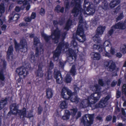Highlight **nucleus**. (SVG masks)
Returning <instances> with one entry per match:
<instances>
[{
    "label": "nucleus",
    "instance_id": "nucleus-7",
    "mask_svg": "<svg viewBox=\"0 0 126 126\" xmlns=\"http://www.w3.org/2000/svg\"><path fill=\"white\" fill-rule=\"evenodd\" d=\"M94 116V114H86L83 117L81 122L84 126H90L93 124Z\"/></svg>",
    "mask_w": 126,
    "mask_h": 126
},
{
    "label": "nucleus",
    "instance_id": "nucleus-63",
    "mask_svg": "<svg viewBox=\"0 0 126 126\" xmlns=\"http://www.w3.org/2000/svg\"><path fill=\"white\" fill-rule=\"evenodd\" d=\"M100 1V0H94V3L96 4L98 3Z\"/></svg>",
    "mask_w": 126,
    "mask_h": 126
},
{
    "label": "nucleus",
    "instance_id": "nucleus-8",
    "mask_svg": "<svg viewBox=\"0 0 126 126\" xmlns=\"http://www.w3.org/2000/svg\"><path fill=\"white\" fill-rule=\"evenodd\" d=\"M105 29V27L102 26H100L97 28L96 33L93 38L95 42L97 43H101V41L100 37L103 34Z\"/></svg>",
    "mask_w": 126,
    "mask_h": 126
},
{
    "label": "nucleus",
    "instance_id": "nucleus-28",
    "mask_svg": "<svg viewBox=\"0 0 126 126\" xmlns=\"http://www.w3.org/2000/svg\"><path fill=\"white\" fill-rule=\"evenodd\" d=\"M101 89L100 86L97 84L94 85V86L91 88V89L93 91L97 92L100 90Z\"/></svg>",
    "mask_w": 126,
    "mask_h": 126
},
{
    "label": "nucleus",
    "instance_id": "nucleus-31",
    "mask_svg": "<svg viewBox=\"0 0 126 126\" xmlns=\"http://www.w3.org/2000/svg\"><path fill=\"white\" fill-rule=\"evenodd\" d=\"M41 45L39 42V39L37 37H35L34 38V45L35 47L39 46Z\"/></svg>",
    "mask_w": 126,
    "mask_h": 126
},
{
    "label": "nucleus",
    "instance_id": "nucleus-24",
    "mask_svg": "<svg viewBox=\"0 0 126 126\" xmlns=\"http://www.w3.org/2000/svg\"><path fill=\"white\" fill-rule=\"evenodd\" d=\"M64 8L63 7H61L59 5H57L55 7V11L58 13L60 12L63 13L64 11Z\"/></svg>",
    "mask_w": 126,
    "mask_h": 126
},
{
    "label": "nucleus",
    "instance_id": "nucleus-13",
    "mask_svg": "<svg viewBox=\"0 0 126 126\" xmlns=\"http://www.w3.org/2000/svg\"><path fill=\"white\" fill-rule=\"evenodd\" d=\"M54 78L56 79L57 83L61 84L63 81V79L60 72L58 71H55L54 73Z\"/></svg>",
    "mask_w": 126,
    "mask_h": 126
},
{
    "label": "nucleus",
    "instance_id": "nucleus-44",
    "mask_svg": "<svg viewBox=\"0 0 126 126\" xmlns=\"http://www.w3.org/2000/svg\"><path fill=\"white\" fill-rule=\"evenodd\" d=\"M64 22V21L63 20H62L61 21H59V23H58L56 20H54L53 21V24L54 25H55L57 24H59L60 25H62L63 23Z\"/></svg>",
    "mask_w": 126,
    "mask_h": 126
},
{
    "label": "nucleus",
    "instance_id": "nucleus-60",
    "mask_svg": "<svg viewBox=\"0 0 126 126\" xmlns=\"http://www.w3.org/2000/svg\"><path fill=\"white\" fill-rule=\"evenodd\" d=\"M20 10V8L18 7H16L15 8V10L17 12H19Z\"/></svg>",
    "mask_w": 126,
    "mask_h": 126
},
{
    "label": "nucleus",
    "instance_id": "nucleus-2",
    "mask_svg": "<svg viewBox=\"0 0 126 126\" xmlns=\"http://www.w3.org/2000/svg\"><path fill=\"white\" fill-rule=\"evenodd\" d=\"M101 96L100 93H94L92 94L87 98L81 99L80 104L81 108H85L87 107H91L92 109L98 108H102L107 105V101L110 98L109 95L107 96L105 98H103L100 100L98 104H96L94 107V104L98 101Z\"/></svg>",
    "mask_w": 126,
    "mask_h": 126
},
{
    "label": "nucleus",
    "instance_id": "nucleus-36",
    "mask_svg": "<svg viewBox=\"0 0 126 126\" xmlns=\"http://www.w3.org/2000/svg\"><path fill=\"white\" fill-rule=\"evenodd\" d=\"M72 80V78L70 76L67 74L65 77V81L67 83L70 82Z\"/></svg>",
    "mask_w": 126,
    "mask_h": 126
},
{
    "label": "nucleus",
    "instance_id": "nucleus-40",
    "mask_svg": "<svg viewBox=\"0 0 126 126\" xmlns=\"http://www.w3.org/2000/svg\"><path fill=\"white\" fill-rule=\"evenodd\" d=\"M111 43L109 40L105 41L103 44V46L104 47L109 46H111Z\"/></svg>",
    "mask_w": 126,
    "mask_h": 126
},
{
    "label": "nucleus",
    "instance_id": "nucleus-17",
    "mask_svg": "<svg viewBox=\"0 0 126 126\" xmlns=\"http://www.w3.org/2000/svg\"><path fill=\"white\" fill-rule=\"evenodd\" d=\"M43 50L42 47H40L39 49L38 47H36V52L35 56L36 57H41L43 56Z\"/></svg>",
    "mask_w": 126,
    "mask_h": 126
},
{
    "label": "nucleus",
    "instance_id": "nucleus-47",
    "mask_svg": "<svg viewBox=\"0 0 126 126\" xmlns=\"http://www.w3.org/2000/svg\"><path fill=\"white\" fill-rule=\"evenodd\" d=\"M123 17V14H120L117 17V20H119L122 19Z\"/></svg>",
    "mask_w": 126,
    "mask_h": 126
},
{
    "label": "nucleus",
    "instance_id": "nucleus-18",
    "mask_svg": "<svg viewBox=\"0 0 126 126\" xmlns=\"http://www.w3.org/2000/svg\"><path fill=\"white\" fill-rule=\"evenodd\" d=\"M13 47L12 46H10L7 53V58L8 59L11 60L13 58Z\"/></svg>",
    "mask_w": 126,
    "mask_h": 126
},
{
    "label": "nucleus",
    "instance_id": "nucleus-9",
    "mask_svg": "<svg viewBox=\"0 0 126 126\" xmlns=\"http://www.w3.org/2000/svg\"><path fill=\"white\" fill-rule=\"evenodd\" d=\"M15 48L16 50L20 49L21 51L23 52L27 51V46L25 40L24 39L21 40L19 45L16 42H15Z\"/></svg>",
    "mask_w": 126,
    "mask_h": 126
},
{
    "label": "nucleus",
    "instance_id": "nucleus-26",
    "mask_svg": "<svg viewBox=\"0 0 126 126\" xmlns=\"http://www.w3.org/2000/svg\"><path fill=\"white\" fill-rule=\"evenodd\" d=\"M36 76L40 78L42 77L43 75V72L42 69L39 67L38 70L36 72Z\"/></svg>",
    "mask_w": 126,
    "mask_h": 126
},
{
    "label": "nucleus",
    "instance_id": "nucleus-32",
    "mask_svg": "<svg viewBox=\"0 0 126 126\" xmlns=\"http://www.w3.org/2000/svg\"><path fill=\"white\" fill-rule=\"evenodd\" d=\"M92 55L93 56V58L94 60H99L100 58V55L98 53H93Z\"/></svg>",
    "mask_w": 126,
    "mask_h": 126
},
{
    "label": "nucleus",
    "instance_id": "nucleus-38",
    "mask_svg": "<svg viewBox=\"0 0 126 126\" xmlns=\"http://www.w3.org/2000/svg\"><path fill=\"white\" fill-rule=\"evenodd\" d=\"M81 115V113L79 111H77L75 114V116H74L73 118L74 119H77L79 118L80 117Z\"/></svg>",
    "mask_w": 126,
    "mask_h": 126
},
{
    "label": "nucleus",
    "instance_id": "nucleus-33",
    "mask_svg": "<svg viewBox=\"0 0 126 126\" xmlns=\"http://www.w3.org/2000/svg\"><path fill=\"white\" fill-rule=\"evenodd\" d=\"M5 78L2 73L1 72H0V82L1 83L0 85L1 86H2L4 85L3 81L4 79Z\"/></svg>",
    "mask_w": 126,
    "mask_h": 126
},
{
    "label": "nucleus",
    "instance_id": "nucleus-35",
    "mask_svg": "<svg viewBox=\"0 0 126 126\" xmlns=\"http://www.w3.org/2000/svg\"><path fill=\"white\" fill-rule=\"evenodd\" d=\"M36 59L33 52H32L30 57V60L32 62H34L35 61Z\"/></svg>",
    "mask_w": 126,
    "mask_h": 126
},
{
    "label": "nucleus",
    "instance_id": "nucleus-52",
    "mask_svg": "<svg viewBox=\"0 0 126 126\" xmlns=\"http://www.w3.org/2000/svg\"><path fill=\"white\" fill-rule=\"evenodd\" d=\"M40 14L42 15H43L45 13L44 10L43 8H41L40 12Z\"/></svg>",
    "mask_w": 126,
    "mask_h": 126
},
{
    "label": "nucleus",
    "instance_id": "nucleus-4",
    "mask_svg": "<svg viewBox=\"0 0 126 126\" xmlns=\"http://www.w3.org/2000/svg\"><path fill=\"white\" fill-rule=\"evenodd\" d=\"M18 105L16 104H12L10 106L11 111L8 114V115L9 113L11 112L14 115L18 114L20 116L21 118L26 117L30 118L32 117L33 115L32 114V112L28 113L26 112V109L24 108L22 110H18Z\"/></svg>",
    "mask_w": 126,
    "mask_h": 126
},
{
    "label": "nucleus",
    "instance_id": "nucleus-62",
    "mask_svg": "<svg viewBox=\"0 0 126 126\" xmlns=\"http://www.w3.org/2000/svg\"><path fill=\"white\" fill-rule=\"evenodd\" d=\"M116 56L117 57L120 58L122 56V54L120 53H118L117 54Z\"/></svg>",
    "mask_w": 126,
    "mask_h": 126
},
{
    "label": "nucleus",
    "instance_id": "nucleus-5",
    "mask_svg": "<svg viewBox=\"0 0 126 126\" xmlns=\"http://www.w3.org/2000/svg\"><path fill=\"white\" fill-rule=\"evenodd\" d=\"M51 36H48L44 33L42 34V36L47 42L52 38L55 43H57L58 42L60 32L56 27L52 28L51 29Z\"/></svg>",
    "mask_w": 126,
    "mask_h": 126
},
{
    "label": "nucleus",
    "instance_id": "nucleus-53",
    "mask_svg": "<svg viewBox=\"0 0 126 126\" xmlns=\"http://www.w3.org/2000/svg\"><path fill=\"white\" fill-rule=\"evenodd\" d=\"M109 52L112 54H114L115 53L114 48L112 47L111 48V49Z\"/></svg>",
    "mask_w": 126,
    "mask_h": 126
},
{
    "label": "nucleus",
    "instance_id": "nucleus-43",
    "mask_svg": "<svg viewBox=\"0 0 126 126\" xmlns=\"http://www.w3.org/2000/svg\"><path fill=\"white\" fill-rule=\"evenodd\" d=\"M126 85L124 84L123 86L122 89V93L123 94H125V95H126Z\"/></svg>",
    "mask_w": 126,
    "mask_h": 126
},
{
    "label": "nucleus",
    "instance_id": "nucleus-12",
    "mask_svg": "<svg viewBox=\"0 0 126 126\" xmlns=\"http://www.w3.org/2000/svg\"><path fill=\"white\" fill-rule=\"evenodd\" d=\"M16 72L19 76H22L24 77H26L28 74V69L24 67L17 68Z\"/></svg>",
    "mask_w": 126,
    "mask_h": 126
},
{
    "label": "nucleus",
    "instance_id": "nucleus-23",
    "mask_svg": "<svg viewBox=\"0 0 126 126\" xmlns=\"http://www.w3.org/2000/svg\"><path fill=\"white\" fill-rule=\"evenodd\" d=\"M7 99L5 98L4 100L0 101V110L3 108L7 103Z\"/></svg>",
    "mask_w": 126,
    "mask_h": 126
},
{
    "label": "nucleus",
    "instance_id": "nucleus-11",
    "mask_svg": "<svg viewBox=\"0 0 126 126\" xmlns=\"http://www.w3.org/2000/svg\"><path fill=\"white\" fill-rule=\"evenodd\" d=\"M71 91L66 87H64L62 90L61 96L62 97L65 99H68L72 95Z\"/></svg>",
    "mask_w": 126,
    "mask_h": 126
},
{
    "label": "nucleus",
    "instance_id": "nucleus-21",
    "mask_svg": "<svg viewBox=\"0 0 126 126\" xmlns=\"http://www.w3.org/2000/svg\"><path fill=\"white\" fill-rule=\"evenodd\" d=\"M70 116L69 111L68 110H65V113L62 117V119L64 120H67L69 119Z\"/></svg>",
    "mask_w": 126,
    "mask_h": 126
},
{
    "label": "nucleus",
    "instance_id": "nucleus-45",
    "mask_svg": "<svg viewBox=\"0 0 126 126\" xmlns=\"http://www.w3.org/2000/svg\"><path fill=\"white\" fill-rule=\"evenodd\" d=\"M104 5H103L102 6V7L103 9L105 10H107L108 7V3L107 2L103 3Z\"/></svg>",
    "mask_w": 126,
    "mask_h": 126
},
{
    "label": "nucleus",
    "instance_id": "nucleus-14",
    "mask_svg": "<svg viewBox=\"0 0 126 126\" xmlns=\"http://www.w3.org/2000/svg\"><path fill=\"white\" fill-rule=\"evenodd\" d=\"M31 2V0H19L17 1V3L18 4H20L23 3L24 7H26V9L27 10L30 9V4Z\"/></svg>",
    "mask_w": 126,
    "mask_h": 126
},
{
    "label": "nucleus",
    "instance_id": "nucleus-20",
    "mask_svg": "<svg viewBox=\"0 0 126 126\" xmlns=\"http://www.w3.org/2000/svg\"><path fill=\"white\" fill-rule=\"evenodd\" d=\"M59 107L60 108L62 109H66L67 107V103L65 100L60 102Z\"/></svg>",
    "mask_w": 126,
    "mask_h": 126
},
{
    "label": "nucleus",
    "instance_id": "nucleus-61",
    "mask_svg": "<svg viewBox=\"0 0 126 126\" xmlns=\"http://www.w3.org/2000/svg\"><path fill=\"white\" fill-rule=\"evenodd\" d=\"M27 35H28L29 37L31 38H33L34 36V34L33 33L28 34Z\"/></svg>",
    "mask_w": 126,
    "mask_h": 126
},
{
    "label": "nucleus",
    "instance_id": "nucleus-64",
    "mask_svg": "<svg viewBox=\"0 0 126 126\" xmlns=\"http://www.w3.org/2000/svg\"><path fill=\"white\" fill-rule=\"evenodd\" d=\"M26 24L23 23H21L19 24V25L20 27L25 26H26Z\"/></svg>",
    "mask_w": 126,
    "mask_h": 126
},
{
    "label": "nucleus",
    "instance_id": "nucleus-54",
    "mask_svg": "<svg viewBox=\"0 0 126 126\" xmlns=\"http://www.w3.org/2000/svg\"><path fill=\"white\" fill-rule=\"evenodd\" d=\"M120 111V110L119 108L117 107L115 109V114H117Z\"/></svg>",
    "mask_w": 126,
    "mask_h": 126
},
{
    "label": "nucleus",
    "instance_id": "nucleus-49",
    "mask_svg": "<svg viewBox=\"0 0 126 126\" xmlns=\"http://www.w3.org/2000/svg\"><path fill=\"white\" fill-rule=\"evenodd\" d=\"M74 89L75 92L76 93H77L78 92H79V88L77 86H75L74 87Z\"/></svg>",
    "mask_w": 126,
    "mask_h": 126
},
{
    "label": "nucleus",
    "instance_id": "nucleus-10",
    "mask_svg": "<svg viewBox=\"0 0 126 126\" xmlns=\"http://www.w3.org/2000/svg\"><path fill=\"white\" fill-rule=\"evenodd\" d=\"M126 23L125 22H120L116 24L114 26H113L111 29L108 32V36H110L112 33L114 29H124L126 28Z\"/></svg>",
    "mask_w": 126,
    "mask_h": 126
},
{
    "label": "nucleus",
    "instance_id": "nucleus-46",
    "mask_svg": "<svg viewBox=\"0 0 126 126\" xmlns=\"http://www.w3.org/2000/svg\"><path fill=\"white\" fill-rule=\"evenodd\" d=\"M24 20L26 22H29L31 21L32 19L29 17H26L24 18Z\"/></svg>",
    "mask_w": 126,
    "mask_h": 126
},
{
    "label": "nucleus",
    "instance_id": "nucleus-16",
    "mask_svg": "<svg viewBox=\"0 0 126 126\" xmlns=\"http://www.w3.org/2000/svg\"><path fill=\"white\" fill-rule=\"evenodd\" d=\"M76 21V20H72L71 18L68 19L64 29L67 30H68L72 25L75 24Z\"/></svg>",
    "mask_w": 126,
    "mask_h": 126
},
{
    "label": "nucleus",
    "instance_id": "nucleus-57",
    "mask_svg": "<svg viewBox=\"0 0 126 126\" xmlns=\"http://www.w3.org/2000/svg\"><path fill=\"white\" fill-rule=\"evenodd\" d=\"M120 93H121L120 92L118 91L117 92L116 94V97L117 98H118L120 97Z\"/></svg>",
    "mask_w": 126,
    "mask_h": 126
},
{
    "label": "nucleus",
    "instance_id": "nucleus-34",
    "mask_svg": "<svg viewBox=\"0 0 126 126\" xmlns=\"http://www.w3.org/2000/svg\"><path fill=\"white\" fill-rule=\"evenodd\" d=\"M70 73L71 75L73 76H74L76 74V70L74 65L72 66L70 71Z\"/></svg>",
    "mask_w": 126,
    "mask_h": 126
},
{
    "label": "nucleus",
    "instance_id": "nucleus-37",
    "mask_svg": "<svg viewBox=\"0 0 126 126\" xmlns=\"http://www.w3.org/2000/svg\"><path fill=\"white\" fill-rule=\"evenodd\" d=\"M122 115H121V117L125 120L126 117V112L124 109L122 108L121 109Z\"/></svg>",
    "mask_w": 126,
    "mask_h": 126
},
{
    "label": "nucleus",
    "instance_id": "nucleus-55",
    "mask_svg": "<svg viewBox=\"0 0 126 126\" xmlns=\"http://www.w3.org/2000/svg\"><path fill=\"white\" fill-rule=\"evenodd\" d=\"M117 83V81H113L112 82L111 84V86L112 87H113Z\"/></svg>",
    "mask_w": 126,
    "mask_h": 126
},
{
    "label": "nucleus",
    "instance_id": "nucleus-59",
    "mask_svg": "<svg viewBox=\"0 0 126 126\" xmlns=\"http://www.w3.org/2000/svg\"><path fill=\"white\" fill-rule=\"evenodd\" d=\"M6 27V26L5 25H3L1 27L2 30L3 31H4Z\"/></svg>",
    "mask_w": 126,
    "mask_h": 126
},
{
    "label": "nucleus",
    "instance_id": "nucleus-19",
    "mask_svg": "<svg viewBox=\"0 0 126 126\" xmlns=\"http://www.w3.org/2000/svg\"><path fill=\"white\" fill-rule=\"evenodd\" d=\"M120 2V0H112L110 3V7L111 8H113L118 5Z\"/></svg>",
    "mask_w": 126,
    "mask_h": 126
},
{
    "label": "nucleus",
    "instance_id": "nucleus-39",
    "mask_svg": "<svg viewBox=\"0 0 126 126\" xmlns=\"http://www.w3.org/2000/svg\"><path fill=\"white\" fill-rule=\"evenodd\" d=\"M120 51L124 53L126 52V46L125 45H122L121 47Z\"/></svg>",
    "mask_w": 126,
    "mask_h": 126
},
{
    "label": "nucleus",
    "instance_id": "nucleus-30",
    "mask_svg": "<svg viewBox=\"0 0 126 126\" xmlns=\"http://www.w3.org/2000/svg\"><path fill=\"white\" fill-rule=\"evenodd\" d=\"M77 109L76 108L71 109L70 111H69L70 115V114L72 115L73 117L74 116H75V114L77 111Z\"/></svg>",
    "mask_w": 126,
    "mask_h": 126
},
{
    "label": "nucleus",
    "instance_id": "nucleus-48",
    "mask_svg": "<svg viewBox=\"0 0 126 126\" xmlns=\"http://www.w3.org/2000/svg\"><path fill=\"white\" fill-rule=\"evenodd\" d=\"M99 84L101 86H103L104 85V82H103L102 79H99L98 81Z\"/></svg>",
    "mask_w": 126,
    "mask_h": 126
},
{
    "label": "nucleus",
    "instance_id": "nucleus-27",
    "mask_svg": "<svg viewBox=\"0 0 126 126\" xmlns=\"http://www.w3.org/2000/svg\"><path fill=\"white\" fill-rule=\"evenodd\" d=\"M79 98L77 96L74 95L71 98L70 100L72 102H74L77 104L79 102Z\"/></svg>",
    "mask_w": 126,
    "mask_h": 126
},
{
    "label": "nucleus",
    "instance_id": "nucleus-15",
    "mask_svg": "<svg viewBox=\"0 0 126 126\" xmlns=\"http://www.w3.org/2000/svg\"><path fill=\"white\" fill-rule=\"evenodd\" d=\"M104 65L106 67H109L110 70L112 71L114 70L115 68V66L114 63L112 61H108L105 62Z\"/></svg>",
    "mask_w": 126,
    "mask_h": 126
},
{
    "label": "nucleus",
    "instance_id": "nucleus-50",
    "mask_svg": "<svg viewBox=\"0 0 126 126\" xmlns=\"http://www.w3.org/2000/svg\"><path fill=\"white\" fill-rule=\"evenodd\" d=\"M53 63L51 61L50 62L49 65V69H51L53 68Z\"/></svg>",
    "mask_w": 126,
    "mask_h": 126
},
{
    "label": "nucleus",
    "instance_id": "nucleus-42",
    "mask_svg": "<svg viewBox=\"0 0 126 126\" xmlns=\"http://www.w3.org/2000/svg\"><path fill=\"white\" fill-rule=\"evenodd\" d=\"M71 45L73 48H75L77 47V45L76 42L74 40H73L71 42Z\"/></svg>",
    "mask_w": 126,
    "mask_h": 126
},
{
    "label": "nucleus",
    "instance_id": "nucleus-41",
    "mask_svg": "<svg viewBox=\"0 0 126 126\" xmlns=\"http://www.w3.org/2000/svg\"><path fill=\"white\" fill-rule=\"evenodd\" d=\"M51 72L48 71L46 76V78L47 80H49L51 79Z\"/></svg>",
    "mask_w": 126,
    "mask_h": 126
},
{
    "label": "nucleus",
    "instance_id": "nucleus-51",
    "mask_svg": "<svg viewBox=\"0 0 126 126\" xmlns=\"http://www.w3.org/2000/svg\"><path fill=\"white\" fill-rule=\"evenodd\" d=\"M36 17V14L35 13H33L31 15V19H34Z\"/></svg>",
    "mask_w": 126,
    "mask_h": 126
},
{
    "label": "nucleus",
    "instance_id": "nucleus-3",
    "mask_svg": "<svg viewBox=\"0 0 126 126\" xmlns=\"http://www.w3.org/2000/svg\"><path fill=\"white\" fill-rule=\"evenodd\" d=\"M68 46L67 43H64L63 41L59 43L56 50L54 52L53 58L55 61L58 60L61 52V49H62L63 52H66L68 49L67 53L69 56L67 57L68 61L71 63H72L73 62L75 61L76 57V53L78 52V50H74V49L73 50L71 49H69L68 48Z\"/></svg>",
    "mask_w": 126,
    "mask_h": 126
},
{
    "label": "nucleus",
    "instance_id": "nucleus-6",
    "mask_svg": "<svg viewBox=\"0 0 126 126\" xmlns=\"http://www.w3.org/2000/svg\"><path fill=\"white\" fill-rule=\"evenodd\" d=\"M100 43H97L96 44H94L93 46V49L94 50L97 49L100 52L102 53L103 56H108V52L110 51L112 47L111 46L105 47L103 48Z\"/></svg>",
    "mask_w": 126,
    "mask_h": 126
},
{
    "label": "nucleus",
    "instance_id": "nucleus-1",
    "mask_svg": "<svg viewBox=\"0 0 126 126\" xmlns=\"http://www.w3.org/2000/svg\"><path fill=\"white\" fill-rule=\"evenodd\" d=\"M81 2L80 0H72L71 6H75V7L72 10V13L74 17L78 16L79 20V25L77 31V35L76 38L79 42H83L85 40V37L84 34V31L82 27L85 24L84 21L82 22L83 19L82 13H83L84 15H92L95 12L94 9L90 8V3L88 2V0H84L83 7L84 8L87 7L86 12L82 10L80 4Z\"/></svg>",
    "mask_w": 126,
    "mask_h": 126
},
{
    "label": "nucleus",
    "instance_id": "nucleus-25",
    "mask_svg": "<svg viewBox=\"0 0 126 126\" xmlns=\"http://www.w3.org/2000/svg\"><path fill=\"white\" fill-rule=\"evenodd\" d=\"M20 17V16L17 14H15L14 16L11 15L10 16L9 19L11 21L13 20V21H15L17 20Z\"/></svg>",
    "mask_w": 126,
    "mask_h": 126
},
{
    "label": "nucleus",
    "instance_id": "nucleus-22",
    "mask_svg": "<svg viewBox=\"0 0 126 126\" xmlns=\"http://www.w3.org/2000/svg\"><path fill=\"white\" fill-rule=\"evenodd\" d=\"M53 90L50 88H48L47 90V96L48 98H50L52 97L53 95Z\"/></svg>",
    "mask_w": 126,
    "mask_h": 126
},
{
    "label": "nucleus",
    "instance_id": "nucleus-29",
    "mask_svg": "<svg viewBox=\"0 0 126 126\" xmlns=\"http://www.w3.org/2000/svg\"><path fill=\"white\" fill-rule=\"evenodd\" d=\"M5 12V8L4 4L3 3H1L0 5V17Z\"/></svg>",
    "mask_w": 126,
    "mask_h": 126
},
{
    "label": "nucleus",
    "instance_id": "nucleus-56",
    "mask_svg": "<svg viewBox=\"0 0 126 126\" xmlns=\"http://www.w3.org/2000/svg\"><path fill=\"white\" fill-rule=\"evenodd\" d=\"M42 110V108L41 107H39L38 109V113L39 114L41 113Z\"/></svg>",
    "mask_w": 126,
    "mask_h": 126
},
{
    "label": "nucleus",
    "instance_id": "nucleus-58",
    "mask_svg": "<svg viewBox=\"0 0 126 126\" xmlns=\"http://www.w3.org/2000/svg\"><path fill=\"white\" fill-rule=\"evenodd\" d=\"M111 117L110 116H109L107 117L106 119L107 121H109L111 120Z\"/></svg>",
    "mask_w": 126,
    "mask_h": 126
}]
</instances>
